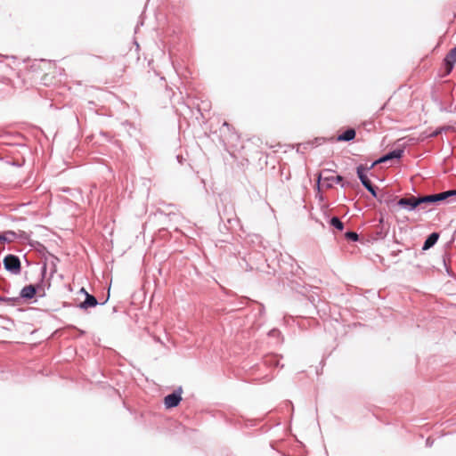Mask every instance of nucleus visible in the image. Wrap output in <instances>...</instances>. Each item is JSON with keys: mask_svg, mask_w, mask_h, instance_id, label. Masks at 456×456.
<instances>
[{"mask_svg": "<svg viewBox=\"0 0 456 456\" xmlns=\"http://www.w3.org/2000/svg\"><path fill=\"white\" fill-rule=\"evenodd\" d=\"M334 171L330 169H323L317 174L316 178V188L318 191L321 190V186L326 189L333 187L334 183H338L342 188L348 184L343 183V177L341 175H334Z\"/></svg>", "mask_w": 456, "mask_h": 456, "instance_id": "1", "label": "nucleus"}, {"mask_svg": "<svg viewBox=\"0 0 456 456\" xmlns=\"http://www.w3.org/2000/svg\"><path fill=\"white\" fill-rule=\"evenodd\" d=\"M421 204H424L423 196L401 198L395 203L396 206L407 211H413Z\"/></svg>", "mask_w": 456, "mask_h": 456, "instance_id": "2", "label": "nucleus"}, {"mask_svg": "<svg viewBox=\"0 0 456 456\" xmlns=\"http://www.w3.org/2000/svg\"><path fill=\"white\" fill-rule=\"evenodd\" d=\"M3 265L4 269L12 274L18 275L21 272V263L19 256L8 254L4 257Z\"/></svg>", "mask_w": 456, "mask_h": 456, "instance_id": "3", "label": "nucleus"}, {"mask_svg": "<svg viewBox=\"0 0 456 456\" xmlns=\"http://www.w3.org/2000/svg\"><path fill=\"white\" fill-rule=\"evenodd\" d=\"M182 387H177L171 394H168L164 397V405L166 409H172L179 405L182 401Z\"/></svg>", "mask_w": 456, "mask_h": 456, "instance_id": "4", "label": "nucleus"}, {"mask_svg": "<svg viewBox=\"0 0 456 456\" xmlns=\"http://www.w3.org/2000/svg\"><path fill=\"white\" fill-rule=\"evenodd\" d=\"M452 192L451 190L442 191L440 193L429 194L423 196L424 204H433L444 200L452 201Z\"/></svg>", "mask_w": 456, "mask_h": 456, "instance_id": "5", "label": "nucleus"}, {"mask_svg": "<svg viewBox=\"0 0 456 456\" xmlns=\"http://www.w3.org/2000/svg\"><path fill=\"white\" fill-rule=\"evenodd\" d=\"M403 152H404L403 149H395V150L390 151L387 153L382 155L378 159H376L374 162H372L371 167H375L378 164L385 163V162L392 160V159H400L403 157Z\"/></svg>", "mask_w": 456, "mask_h": 456, "instance_id": "6", "label": "nucleus"}, {"mask_svg": "<svg viewBox=\"0 0 456 456\" xmlns=\"http://www.w3.org/2000/svg\"><path fill=\"white\" fill-rule=\"evenodd\" d=\"M374 167H371L369 166H363V165H359L357 167H356V174H357V176L361 182V183L362 184V186L365 188L366 186H368L369 184L371 183L370 180L369 179V177L367 176L366 175V172L367 171H370V169H372Z\"/></svg>", "mask_w": 456, "mask_h": 456, "instance_id": "7", "label": "nucleus"}, {"mask_svg": "<svg viewBox=\"0 0 456 456\" xmlns=\"http://www.w3.org/2000/svg\"><path fill=\"white\" fill-rule=\"evenodd\" d=\"M456 62V46L453 47L444 59V66L445 69V75H448L452 72L454 64Z\"/></svg>", "mask_w": 456, "mask_h": 456, "instance_id": "8", "label": "nucleus"}, {"mask_svg": "<svg viewBox=\"0 0 456 456\" xmlns=\"http://www.w3.org/2000/svg\"><path fill=\"white\" fill-rule=\"evenodd\" d=\"M38 287L39 285L29 284L22 288L19 296L20 300L24 299L28 301L32 299L36 296Z\"/></svg>", "mask_w": 456, "mask_h": 456, "instance_id": "9", "label": "nucleus"}, {"mask_svg": "<svg viewBox=\"0 0 456 456\" xmlns=\"http://www.w3.org/2000/svg\"><path fill=\"white\" fill-rule=\"evenodd\" d=\"M98 304V300L94 296L86 293V298L83 302L79 303L78 307L80 309H87L89 307H94Z\"/></svg>", "mask_w": 456, "mask_h": 456, "instance_id": "10", "label": "nucleus"}, {"mask_svg": "<svg viewBox=\"0 0 456 456\" xmlns=\"http://www.w3.org/2000/svg\"><path fill=\"white\" fill-rule=\"evenodd\" d=\"M439 239V233L436 232H434L430 233L425 240L423 245H422V250H428L431 248L437 242Z\"/></svg>", "mask_w": 456, "mask_h": 456, "instance_id": "11", "label": "nucleus"}, {"mask_svg": "<svg viewBox=\"0 0 456 456\" xmlns=\"http://www.w3.org/2000/svg\"><path fill=\"white\" fill-rule=\"evenodd\" d=\"M325 139L323 137H316L314 140L313 141H307V142H302L298 145V149H303L305 151L306 150H309V149H313L318 145H321L322 142H324Z\"/></svg>", "mask_w": 456, "mask_h": 456, "instance_id": "12", "label": "nucleus"}, {"mask_svg": "<svg viewBox=\"0 0 456 456\" xmlns=\"http://www.w3.org/2000/svg\"><path fill=\"white\" fill-rule=\"evenodd\" d=\"M356 136V132L354 128H347L346 131L338 135L337 141L338 142H350Z\"/></svg>", "mask_w": 456, "mask_h": 456, "instance_id": "13", "label": "nucleus"}, {"mask_svg": "<svg viewBox=\"0 0 456 456\" xmlns=\"http://www.w3.org/2000/svg\"><path fill=\"white\" fill-rule=\"evenodd\" d=\"M377 200L380 203L386 204L387 206L395 205L396 203L395 197L387 192L379 193Z\"/></svg>", "mask_w": 456, "mask_h": 456, "instance_id": "14", "label": "nucleus"}, {"mask_svg": "<svg viewBox=\"0 0 456 456\" xmlns=\"http://www.w3.org/2000/svg\"><path fill=\"white\" fill-rule=\"evenodd\" d=\"M16 239V232L6 231L4 233H0V242L10 243Z\"/></svg>", "mask_w": 456, "mask_h": 456, "instance_id": "15", "label": "nucleus"}, {"mask_svg": "<svg viewBox=\"0 0 456 456\" xmlns=\"http://www.w3.org/2000/svg\"><path fill=\"white\" fill-rule=\"evenodd\" d=\"M330 224L338 231H343L344 224L338 216H332L330 220Z\"/></svg>", "mask_w": 456, "mask_h": 456, "instance_id": "16", "label": "nucleus"}, {"mask_svg": "<svg viewBox=\"0 0 456 456\" xmlns=\"http://www.w3.org/2000/svg\"><path fill=\"white\" fill-rule=\"evenodd\" d=\"M20 300L19 297H3L2 303H5L11 306H16L20 304Z\"/></svg>", "mask_w": 456, "mask_h": 456, "instance_id": "17", "label": "nucleus"}, {"mask_svg": "<svg viewBox=\"0 0 456 456\" xmlns=\"http://www.w3.org/2000/svg\"><path fill=\"white\" fill-rule=\"evenodd\" d=\"M389 227L380 226L377 228L376 232V237L379 239H384L387 232H388Z\"/></svg>", "mask_w": 456, "mask_h": 456, "instance_id": "18", "label": "nucleus"}, {"mask_svg": "<svg viewBox=\"0 0 456 456\" xmlns=\"http://www.w3.org/2000/svg\"><path fill=\"white\" fill-rule=\"evenodd\" d=\"M345 237L351 241H358L359 240V234L353 231H348L345 233Z\"/></svg>", "mask_w": 456, "mask_h": 456, "instance_id": "19", "label": "nucleus"}, {"mask_svg": "<svg viewBox=\"0 0 456 456\" xmlns=\"http://www.w3.org/2000/svg\"><path fill=\"white\" fill-rule=\"evenodd\" d=\"M365 189L372 195L373 198H375L376 200L378 199L379 193H378L377 191V186L373 185L372 183L366 186Z\"/></svg>", "mask_w": 456, "mask_h": 456, "instance_id": "20", "label": "nucleus"}, {"mask_svg": "<svg viewBox=\"0 0 456 456\" xmlns=\"http://www.w3.org/2000/svg\"><path fill=\"white\" fill-rule=\"evenodd\" d=\"M425 138H435L437 135L440 134V131L437 130V128L432 132H428V130L424 131L422 133Z\"/></svg>", "mask_w": 456, "mask_h": 456, "instance_id": "21", "label": "nucleus"}, {"mask_svg": "<svg viewBox=\"0 0 456 456\" xmlns=\"http://www.w3.org/2000/svg\"><path fill=\"white\" fill-rule=\"evenodd\" d=\"M28 237L29 235L24 231H19L16 232V239L26 240L28 239Z\"/></svg>", "mask_w": 456, "mask_h": 456, "instance_id": "22", "label": "nucleus"}, {"mask_svg": "<svg viewBox=\"0 0 456 456\" xmlns=\"http://www.w3.org/2000/svg\"><path fill=\"white\" fill-rule=\"evenodd\" d=\"M281 335V333L278 329H273L268 332V336L273 338H280Z\"/></svg>", "mask_w": 456, "mask_h": 456, "instance_id": "23", "label": "nucleus"}, {"mask_svg": "<svg viewBox=\"0 0 456 456\" xmlns=\"http://www.w3.org/2000/svg\"><path fill=\"white\" fill-rule=\"evenodd\" d=\"M100 135L102 136L107 142H112L113 140V137L108 132L101 131Z\"/></svg>", "mask_w": 456, "mask_h": 456, "instance_id": "24", "label": "nucleus"}, {"mask_svg": "<svg viewBox=\"0 0 456 456\" xmlns=\"http://www.w3.org/2000/svg\"><path fill=\"white\" fill-rule=\"evenodd\" d=\"M452 129V127L451 126H444L437 127V130L440 131V134H442L443 132L450 131Z\"/></svg>", "mask_w": 456, "mask_h": 456, "instance_id": "25", "label": "nucleus"}, {"mask_svg": "<svg viewBox=\"0 0 456 456\" xmlns=\"http://www.w3.org/2000/svg\"><path fill=\"white\" fill-rule=\"evenodd\" d=\"M433 443H434V441H433L430 437H428V438L426 440V446H427V447H431V446L433 445Z\"/></svg>", "mask_w": 456, "mask_h": 456, "instance_id": "26", "label": "nucleus"}, {"mask_svg": "<svg viewBox=\"0 0 456 456\" xmlns=\"http://www.w3.org/2000/svg\"><path fill=\"white\" fill-rule=\"evenodd\" d=\"M45 273H46V265H44V266L42 267V270H41L42 280L45 278Z\"/></svg>", "mask_w": 456, "mask_h": 456, "instance_id": "27", "label": "nucleus"}, {"mask_svg": "<svg viewBox=\"0 0 456 456\" xmlns=\"http://www.w3.org/2000/svg\"><path fill=\"white\" fill-rule=\"evenodd\" d=\"M451 191L452 192V201H456V190H451Z\"/></svg>", "mask_w": 456, "mask_h": 456, "instance_id": "28", "label": "nucleus"}, {"mask_svg": "<svg viewBox=\"0 0 456 456\" xmlns=\"http://www.w3.org/2000/svg\"><path fill=\"white\" fill-rule=\"evenodd\" d=\"M379 222V226H384V224H384V218L383 217H380Z\"/></svg>", "mask_w": 456, "mask_h": 456, "instance_id": "29", "label": "nucleus"}, {"mask_svg": "<svg viewBox=\"0 0 456 456\" xmlns=\"http://www.w3.org/2000/svg\"><path fill=\"white\" fill-rule=\"evenodd\" d=\"M81 292L84 293L85 295H86V293H87L84 288L81 289Z\"/></svg>", "mask_w": 456, "mask_h": 456, "instance_id": "30", "label": "nucleus"}, {"mask_svg": "<svg viewBox=\"0 0 456 456\" xmlns=\"http://www.w3.org/2000/svg\"><path fill=\"white\" fill-rule=\"evenodd\" d=\"M401 252V250H398V251H395V253L394 252L393 255H398L399 253Z\"/></svg>", "mask_w": 456, "mask_h": 456, "instance_id": "31", "label": "nucleus"}, {"mask_svg": "<svg viewBox=\"0 0 456 456\" xmlns=\"http://www.w3.org/2000/svg\"><path fill=\"white\" fill-rule=\"evenodd\" d=\"M224 126H227V127H228V126H229V124H228L227 122H224Z\"/></svg>", "mask_w": 456, "mask_h": 456, "instance_id": "32", "label": "nucleus"}, {"mask_svg": "<svg viewBox=\"0 0 456 456\" xmlns=\"http://www.w3.org/2000/svg\"><path fill=\"white\" fill-rule=\"evenodd\" d=\"M3 297L0 296V305L2 304Z\"/></svg>", "mask_w": 456, "mask_h": 456, "instance_id": "33", "label": "nucleus"}]
</instances>
